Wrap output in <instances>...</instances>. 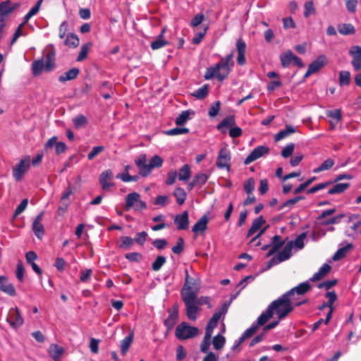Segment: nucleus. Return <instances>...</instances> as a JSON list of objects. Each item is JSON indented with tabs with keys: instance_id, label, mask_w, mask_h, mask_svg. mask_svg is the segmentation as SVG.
I'll return each mask as SVG.
<instances>
[{
	"instance_id": "1",
	"label": "nucleus",
	"mask_w": 361,
	"mask_h": 361,
	"mask_svg": "<svg viewBox=\"0 0 361 361\" xmlns=\"http://www.w3.org/2000/svg\"><path fill=\"white\" fill-rule=\"evenodd\" d=\"M233 51L225 57H221L214 66L207 68L204 78L205 80H211L216 78L219 81L222 82L226 79L234 66Z\"/></svg>"
},
{
	"instance_id": "2",
	"label": "nucleus",
	"mask_w": 361,
	"mask_h": 361,
	"mask_svg": "<svg viewBox=\"0 0 361 361\" xmlns=\"http://www.w3.org/2000/svg\"><path fill=\"white\" fill-rule=\"evenodd\" d=\"M49 49L48 52L45 56V63L42 57L39 59L35 60L32 63V73L34 76H39L44 71L46 73H49L54 71L56 67V49L53 44H49L47 46Z\"/></svg>"
},
{
	"instance_id": "3",
	"label": "nucleus",
	"mask_w": 361,
	"mask_h": 361,
	"mask_svg": "<svg viewBox=\"0 0 361 361\" xmlns=\"http://www.w3.org/2000/svg\"><path fill=\"white\" fill-rule=\"evenodd\" d=\"M293 299L288 297L285 293L281 297L272 301L269 305V307L274 314L278 316L279 319H282L293 310Z\"/></svg>"
},
{
	"instance_id": "4",
	"label": "nucleus",
	"mask_w": 361,
	"mask_h": 361,
	"mask_svg": "<svg viewBox=\"0 0 361 361\" xmlns=\"http://www.w3.org/2000/svg\"><path fill=\"white\" fill-rule=\"evenodd\" d=\"M146 154H142L135 161L139 169V174L142 177L149 176L153 169L159 168L163 164V159L158 155L153 156L150 159L149 164H146Z\"/></svg>"
},
{
	"instance_id": "5",
	"label": "nucleus",
	"mask_w": 361,
	"mask_h": 361,
	"mask_svg": "<svg viewBox=\"0 0 361 361\" xmlns=\"http://www.w3.org/2000/svg\"><path fill=\"white\" fill-rule=\"evenodd\" d=\"M185 282L182 288L181 297H186L189 294L197 296L200 290V284L197 279L190 277L188 269H185Z\"/></svg>"
},
{
	"instance_id": "6",
	"label": "nucleus",
	"mask_w": 361,
	"mask_h": 361,
	"mask_svg": "<svg viewBox=\"0 0 361 361\" xmlns=\"http://www.w3.org/2000/svg\"><path fill=\"white\" fill-rule=\"evenodd\" d=\"M198 333V328L191 326L187 322H181L179 324L175 331V335L179 340H187L194 338Z\"/></svg>"
},
{
	"instance_id": "7",
	"label": "nucleus",
	"mask_w": 361,
	"mask_h": 361,
	"mask_svg": "<svg viewBox=\"0 0 361 361\" xmlns=\"http://www.w3.org/2000/svg\"><path fill=\"white\" fill-rule=\"evenodd\" d=\"M30 167V157L26 155L12 169V175L15 180L17 182L22 180Z\"/></svg>"
},
{
	"instance_id": "8",
	"label": "nucleus",
	"mask_w": 361,
	"mask_h": 361,
	"mask_svg": "<svg viewBox=\"0 0 361 361\" xmlns=\"http://www.w3.org/2000/svg\"><path fill=\"white\" fill-rule=\"evenodd\" d=\"M196 297L192 294H189L186 297H182V300L186 307V315L192 321L196 320L197 313L199 310L196 304Z\"/></svg>"
},
{
	"instance_id": "9",
	"label": "nucleus",
	"mask_w": 361,
	"mask_h": 361,
	"mask_svg": "<svg viewBox=\"0 0 361 361\" xmlns=\"http://www.w3.org/2000/svg\"><path fill=\"white\" fill-rule=\"evenodd\" d=\"M6 321L14 329L21 326L24 323V319L18 307L11 308L9 310Z\"/></svg>"
},
{
	"instance_id": "10",
	"label": "nucleus",
	"mask_w": 361,
	"mask_h": 361,
	"mask_svg": "<svg viewBox=\"0 0 361 361\" xmlns=\"http://www.w3.org/2000/svg\"><path fill=\"white\" fill-rule=\"evenodd\" d=\"M169 315L164 320V324L166 327L168 331L171 330L178 319V305L175 304L172 308L168 310Z\"/></svg>"
},
{
	"instance_id": "11",
	"label": "nucleus",
	"mask_w": 361,
	"mask_h": 361,
	"mask_svg": "<svg viewBox=\"0 0 361 361\" xmlns=\"http://www.w3.org/2000/svg\"><path fill=\"white\" fill-rule=\"evenodd\" d=\"M269 149L266 146H258L255 147L245 158L244 164L245 165L250 164L252 161L262 157L263 155L269 152Z\"/></svg>"
},
{
	"instance_id": "12",
	"label": "nucleus",
	"mask_w": 361,
	"mask_h": 361,
	"mask_svg": "<svg viewBox=\"0 0 361 361\" xmlns=\"http://www.w3.org/2000/svg\"><path fill=\"white\" fill-rule=\"evenodd\" d=\"M230 153L226 149H221L219 153L216 166L219 169H226L227 171L230 170Z\"/></svg>"
},
{
	"instance_id": "13",
	"label": "nucleus",
	"mask_w": 361,
	"mask_h": 361,
	"mask_svg": "<svg viewBox=\"0 0 361 361\" xmlns=\"http://www.w3.org/2000/svg\"><path fill=\"white\" fill-rule=\"evenodd\" d=\"M311 289L310 284L307 282H302L300 283L298 286L291 288L288 291H287L286 293L288 297L290 298H293V300H295V293H296L298 295H302L310 291Z\"/></svg>"
},
{
	"instance_id": "14",
	"label": "nucleus",
	"mask_w": 361,
	"mask_h": 361,
	"mask_svg": "<svg viewBox=\"0 0 361 361\" xmlns=\"http://www.w3.org/2000/svg\"><path fill=\"white\" fill-rule=\"evenodd\" d=\"M236 49L238 51L237 62L239 66H244L246 63L245 51L246 44L243 39L239 38L236 41Z\"/></svg>"
},
{
	"instance_id": "15",
	"label": "nucleus",
	"mask_w": 361,
	"mask_h": 361,
	"mask_svg": "<svg viewBox=\"0 0 361 361\" xmlns=\"http://www.w3.org/2000/svg\"><path fill=\"white\" fill-rule=\"evenodd\" d=\"M189 215L188 211H184L180 214L174 217V224L178 230H186L189 227Z\"/></svg>"
},
{
	"instance_id": "16",
	"label": "nucleus",
	"mask_w": 361,
	"mask_h": 361,
	"mask_svg": "<svg viewBox=\"0 0 361 361\" xmlns=\"http://www.w3.org/2000/svg\"><path fill=\"white\" fill-rule=\"evenodd\" d=\"M113 178L114 176L110 169L105 170L101 173L99 177V181L102 185V190H108L109 188L114 185V183L109 182V180H111Z\"/></svg>"
},
{
	"instance_id": "17",
	"label": "nucleus",
	"mask_w": 361,
	"mask_h": 361,
	"mask_svg": "<svg viewBox=\"0 0 361 361\" xmlns=\"http://www.w3.org/2000/svg\"><path fill=\"white\" fill-rule=\"evenodd\" d=\"M350 55L353 57L351 61L355 71L361 69V47L354 46L349 51Z\"/></svg>"
},
{
	"instance_id": "18",
	"label": "nucleus",
	"mask_w": 361,
	"mask_h": 361,
	"mask_svg": "<svg viewBox=\"0 0 361 361\" xmlns=\"http://www.w3.org/2000/svg\"><path fill=\"white\" fill-rule=\"evenodd\" d=\"M209 218L207 214H204L192 227V231L196 235L202 234L207 229Z\"/></svg>"
},
{
	"instance_id": "19",
	"label": "nucleus",
	"mask_w": 361,
	"mask_h": 361,
	"mask_svg": "<svg viewBox=\"0 0 361 361\" xmlns=\"http://www.w3.org/2000/svg\"><path fill=\"white\" fill-rule=\"evenodd\" d=\"M0 290L10 296H15L16 295L14 286L4 276H0Z\"/></svg>"
},
{
	"instance_id": "20",
	"label": "nucleus",
	"mask_w": 361,
	"mask_h": 361,
	"mask_svg": "<svg viewBox=\"0 0 361 361\" xmlns=\"http://www.w3.org/2000/svg\"><path fill=\"white\" fill-rule=\"evenodd\" d=\"M284 245V241L282 240V238L280 235H276L271 238L270 245V249L267 254V257H269L276 253L283 245Z\"/></svg>"
},
{
	"instance_id": "21",
	"label": "nucleus",
	"mask_w": 361,
	"mask_h": 361,
	"mask_svg": "<svg viewBox=\"0 0 361 361\" xmlns=\"http://www.w3.org/2000/svg\"><path fill=\"white\" fill-rule=\"evenodd\" d=\"M325 297L329 299L327 303L329 307V310L325 318L324 324H328L332 317L334 310L333 304L337 300V295L335 291H329L325 294Z\"/></svg>"
},
{
	"instance_id": "22",
	"label": "nucleus",
	"mask_w": 361,
	"mask_h": 361,
	"mask_svg": "<svg viewBox=\"0 0 361 361\" xmlns=\"http://www.w3.org/2000/svg\"><path fill=\"white\" fill-rule=\"evenodd\" d=\"M327 58L325 55L319 56L315 60H314L308 66L313 73L318 72L324 66L327 64Z\"/></svg>"
},
{
	"instance_id": "23",
	"label": "nucleus",
	"mask_w": 361,
	"mask_h": 361,
	"mask_svg": "<svg viewBox=\"0 0 361 361\" xmlns=\"http://www.w3.org/2000/svg\"><path fill=\"white\" fill-rule=\"evenodd\" d=\"M326 117L329 118V122L331 128L338 124L341 120L342 113L341 110L336 109L334 110H328L326 113Z\"/></svg>"
},
{
	"instance_id": "24",
	"label": "nucleus",
	"mask_w": 361,
	"mask_h": 361,
	"mask_svg": "<svg viewBox=\"0 0 361 361\" xmlns=\"http://www.w3.org/2000/svg\"><path fill=\"white\" fill-rule=\"evenodd\" d=\"M235 124V118L233 116H228L224 118L217 126V128L221 133L226 134L229 131L230 128Z\"/></svg>"
},
{
	"instance_id": "25",
	"label": "nucleus",
	"mask_w": 361,
	"mask_h": 361,
	"mask_svg": "<svg viewBox=\"0 0 361 361\" xmlns=\"http://www.w3.org/2000/svg\"><path fill=\"white\" fill-rule=\"evenodd\" d=\"M64 348L57 344L52 343L48 348V354L54 361H60L61 356L64 353Z\"/></svg>"
},
{
	"instance_id": "26",
	"label": "nucleus",
	"mask_w": 361,
	"mask_h": 361,
	"mask_svg": "<svg viewBox=\"0 0 361 361\" xmlns=\"http://www.w3.org/2000/svg\"><path fill=\"white\" fill-rule=\"evenodd\" d=\"M98 91L104 99H110L114 94L112 84L109 81H104L98 88Z\"/></svg>"
},
{
	"instance_id": "27",
	"label": "nucleus",
	"mask_w": 361,
	"mask_h": 361,
	"mask_svg": "<svg viewBox=\"0 0 361 361\" xmlns=\"http://www.w3.org/2000/svg\"><path fill=\"white\" fill-rule=\"evenodd\" d=\"M80 74V69L78 68H72L68 71L65 72L59 77V81L64 83L67 81L75 79Z\"/></svg>"
},
{
	"instance_id": "28",
	"label": "nucleus",
	"mask_w": 361,
	"mask_h": 361,
	"mask_svg": "<svg viewBox=\"0 0 361 361\" xmlns=\"http://www.w3.org/2000/svg\"><path fill=\"white\" fill-rule=\"evenodd\" d=\"M331 269V267L328 264H323L319 271L313 274V276L310 279L312 282H316L324 276H326Z\"/></svg>"
},
{
	"instance_id": "29",
	"label": "nucleus",
	"mask_w": 361,
	"mask_h": 361,
	"mask_svg": "<svg viewBox=\"0 0 361 361\" xmlns=\"http://www.w3.org/2000/svg\"><path fill=\"white\" fill-rule=\"evenodd\" d=\"M140 198V195L136 192H133L127 195L126 197V211H129L133 206L137 203Z\"/></svg>"
},
{
	"instance_id": "30",
	"label": "nucleus",
	"mask_w": 361,
	"mask_h": 361,
	"mask_svg": "<svg viewBox=\"0 0 361 361\" xmlns=\"http://www.w3.org/2000/svg\"><path fill=\"white\" fill-rule=\"evenodd\" d=\"M266 223L265 219L262 216H259L257 218L255 219L252 223L250 228H249L247 237L252 236L257 230H259L263 224Z\"/></svg>"
},
{
	"instance_id": "31",
	"label": "nucleus",
	"mask_w": 361,
	"mask_h": 361,
	"mask_svg": "<svg viewBox=\"0 0 361 361\" xmlns=\"http://www.w3.org/2000/svg\"><path fill=\"white\" fill-rule=\"evenodd\" d=\"M353 247L352 243H349L346 245L339 248L332 257L334 261H338L344 258L348 252Z\"/></svg>"
},
{
	"instance_id": "32",
	"label": "nucleus",
	"mask_w": 361,
	"mask_h": 361,
	"mask_svg": "<svg viewBox=\"0 0 361 361\" xmlns=\"http://www.w3.org/2000/svg\"><path fill=\"white\" fill-rule=\"evenodd\" d=\"M80 43L78 35L75 33H68L64 40V44L69 48H76Z\"/></svg>"
},
{
	"instance_id": "33",
	"label": "nucleus",
	"mask_w": 361,
	"mask_h": 361,
	"mask_svg": "<svg viewBox=\"0 0 361 361\" xmlns=\"http://www.w3.org/2000/svg\"><path fill=\"white\" fill-rule=\"evenodd\" d=\"M293 53L291 50H287L280 55V61L283 68H287L293 63Z\"/></svg>"
},
{
	"instance_id": "34",
	"label": "nucleus",
	"mask_w": 361,
	"mask_h": 361,
	"mask_svg": "<svg viewBox=\"0 0 361 361\" xmlns=\"http://www.w3.org/2000/svg\"><path fill=\"white\" fill-rule=\"evenodd\" d=\"M273 315V312L268 306L267 310L259 316L256 324L258 325V326H262L265 324L271 318H272Z\"/></svg>"
},
{
	"instance_id": "35",
	"label": "nucleus",
	"mask_w": 361,
	"mask_h": 361,
	"mask_svg": "<svg viewBox=\"0 0 361 361\" xmlns=\"http://www.w3.org/2000/svg\"><path fill=\"white\" fill-rule=\"evenodd\" d=\"M133 340V333L129 334L123 340L121 341V352L123 355H125L128 352Z\"/></svg>"
},
{
	"instance_id": "36",
	"label": "nucleus",
	"mask_w": 361,
	"mask_h": 361,
	"mask_svg": "<svg viewBox=\"0 0 361 361\" xmlns=\"http://www.w3.org/2000/svg\"><path fill=\"white\" fill-rule=\"evenodd\" d=\"M72 121L75 129L84 128L88 123L87 118L83 114L77 115Z\"/></svg>"
},
{
	"instance_id": "37",
	"label": "nucleus",
	"mask_w": 361,
	"mask_h": 361,
	"mask_svg": "<svg viewBox=\"0 0 361 361\" xmlns=\"http://www.w3.org/2000/svg\"><path fill=\"white\" fill-rule=\"evenodd\" d=\"M220 319L219 314H214L207 324L205 334L212 335L213 330L216 327Z\"/></svg>"
},
{
	"instance_id": "38",
	"label": "nucleus",
	"mask_w": 361,
	"mask_h": 361,
	"mask_svg": "<svg viewBox=\"0 0 361 361\" xmlns=\"http://www.w3.org/2000/svg\"><path fill=\"white\" fill-rule=\"evenodd\" d=\"M291 245L286 244L283 250L279 252V254L276 256L278 261L279 262H282L283 261H286L291 256Z\"/></svg>"
},
{
	"instance_id": "39",
	"label": "nucleus",
	"mask_w": 361,
	"mask_h": 361,
	"mask_svg": "<svg viewBox=\"0 0 361 361\" xmlns=\"http://www.w3.org/2000/svg\"><path fill=\"white\" fill-rule=\"evenodd\" d=\"M350 186L348 183H336L328 191L329 195L341 194L345 191Z\"/></svg>"
},
{
	"instance_id": "40",
	"label": "nucleus",
	"mask_w": 361,
	"mask_h": 361,
	"mask_svg": "<svg viewBox=\"0 0 361 361\" xmlns=\"http://www.w3.org/2000/svg\"><path fill=\"white\" fill-rule=\"evenodd\" d=\"M191 176V169L188 164L183 165L178 171V179L181 181H188Z\"/></svg>"
},
{
	"instance_id": "41",
	"label": "nucleus",
	"mask_w": 361,
	"mask_h": 361,
	"mask_svg": "<svg viewBox=\"0 0 361 361\" xmlns=\"http://www.w3.org/2000/svg\"><path fill=\"white\" fill-rule=\"evenodd\" d=\"M338 30L343 35H354L355 33V27L350 23H343L338 25Z\"/></svg>"
},
{
	"instance_id": "42",
	"label": "nucleus",
	"mask_w": 361,
	"mask_h": 361,
	"mask_svg": "<svg viewBox=\"0 0 361 361\" xmlns=\"http://www.w3.org/2000/svg\"><path fill=\"white\" fill-rule=\"evenodd\" d=\"M209 84H204L202 87L198 88L194 92L191 94V95L198 99H204L209 93Z\"/></svg>"
},
{
	"instance_id": "43",
	"label": "nucleus",
	"mask_w": 361,
	"mask_h": 361,
	"mask_svg": "<svg viewBox=\"0 0 361 361\" xmlns=\"http://www.w3.org/2000/svg\"><path fill=\"white\" fill-rule=\"evenodd\" d=\"M190 114H192L194 115L195 114V111H192V110H186V111H183L176 118V124L177 126H182L183 125L189 118H190Z\"/></svg>"
},
{
	"instance_id": "44",
	"label": "nucleus",
	"mask_w": 361,
	"mask_h": 361,
	"mask_svg": "<svg viewBox=\"0 0 361 361\" xmlns=\"http://www.w3.org/2000/svg\"><path fill=\"white\" fill-rule=\"evenodd\" d=\"M307 236V233L305 232L300 234L294 240H290L286 244L291 245V249L295 246L299 249H302L304 247V240Z\"/></svg>"
},
{
	"instance_id": "45",
	"label": "nucleus",
	"mask_w": 361,
	"mask_h": 361,
	"mask_svg": "<svg viewBox=\"0 0 361 361\" xmlns=\"http://www.w3.org/2000/svg\"><path fill=\"white\" fill-rule=\"evenodd\" d=\"M173 195L176 197V202L179 205L184 204L187 194L183 188H176L173 191Z\"/></svg>"
},
{
	"instance_id": "46",
	"label": "nucleus",
	"mask_w": 361,
	"mask_h": 361,
	"mask_svg": "<svg viewBox=\"0 0 361 361\" xmlns=\"http://www.w3.org/2000/svg\"><path fill=\"white\" fill-rule=\"evenodd\" d=\"M12 13L11 1L6 0L0 3V16H7Z\"/></svg>"
},
{
	"instance_id": "47",
	"label": "nucleus",
	"mask_w": 361,
	"mask_h": 361,
	"mask_svg": "<svg viewBox=\"0 0 361 361\" xmlns=\"http://www.w3.org/2000/svg\"><path fill=\"white\" fill-rule=\"evenodd\" d=\"M92 45L93 44L91 42H88L82 45L79 54L77 57V61H82L86 59L87 53L92 48Z\"/></svg>"
},
{
	"instance_id": "48",
	"label": "nucleus",
	"mask_w": 361,
	"mask_h": 361,
	"mask_svg": "<svg viewBox=\"0 0 361 361\" xmlns=\"http://www.w3.org/2000/svg\"><path fill=\"white\" fill-rule=\"evenodd\" d=\"M121 243L118 244V247L123 250L130 249L134 244V240L129 236H121Z\"/></svg>"
},
{
	"instance_id": "49",
	"label": "nucleus",
	"mask_w": 361,
	"mask_h": 361,
	"mask_svg": "<svg viewBox=\"0 0 361 361\" xmlns=\"http://www.w3.org/2000/svg\"><path fill=\"white\" fill-rule=\"evenodd\" d=\"M32 228L36 237L41 239L44 233V228L41 222H32Z\"/></svg>"
},
{
	"instance_id": "50",
	"label": "nucleus",
	"mask_w": 361,
	"mask_h": 361,
	"mask_svg": "<svg viewBox=\"0 0 361 361\" xmlns=\"http://www.w3.org/2000/svg\"><path fill=\"white\" fill-rule=\"evenodd\" d=\"M226 343V338L221 334H218L213 338L212 344L216 350H221Z\"/></svg>"
},
{
	"instance_id": "51",
	"label": "nucleus",
	"mask_w": 361,
	"mask_h": 361,
	"mask_svg": "<svg viewBox=\"0 0 361 361\" xmlns=\"http://www.w3.org/2000/svg\"><path fill=\"white\" fill-rule=\"evenodd\" d=\"M166 262V259L164 256L159 255L157 257L156 259L152 264V269L154 271H159Z\"/></svg>"
},
{
	"instance_id": "52",
	"label": "nucleus",
	"mask_w": 361,
	"mask_h": 361,
	"mask_svg": "<svg viewBox=\"0 0 361 361\" xmlns=\"http://www.w3.org/2000/svg\"><path fill=\"white\" fill-rule=\"evenodd\" d=\"M167 44L169 42L161 38V35H158L157 39L151 42L150 47L153 50H156Z\"/></svg>"
},
{
	"instance_id": "53",
	"label": "nucleus",
	"mask_w": 361,
	"mask_h": 361,
	"mask_svg": "<svg viewBox=\"0 0 361 361\" xmlns=\"http://www.w3.org/2000/svg\"><path fill=\"white\" fill-rule=\"evenodd\" d=\"M334 165V161L332 159H326L318 168L314 169V173H319L323 171L330 169Z\"/></svg>"
},
{
	"instance_id": "54",
	"label": "nucleus",
	"mask_w": 361,
	"mask_h": 361,
	"mask_svg": "<svg viewBox=\"0 0 361 361\" xmlns=\"http://www.w3.org/2000/svg\"><path fill=\"white\" fill-rule=\"evenodd\" d=\"M350 82V73L348 71H342L339 73V84L341 86L348 85Z\"/></svg>"
},
{
	"instance_id": "55",
	"label": "nucleus",
	"mask_w": 361,
	"mask_h": 361,
	"mask_svg": "<svg viewBox=\"0 0 361 361\" xmlns=\"http://www.w3.org/2000/svg\"><path fill=\"white\" fill-rule=\"evenodd\" d=\"M259 326L257 324H252V325L248 328L241 336V341H244L246 338L252 336L255 333L257 332Z\"/></svg>"
},
{
	"instance_id": "56",
	"label": "nucleus",
	"mask_w": 361,
	"mask_h": 361,
	"mask_svg": "<svg viewBox=\"0 0 361 361\" xmlns=\"http://www.w3.org/2000/svg\"><path fill=\"white\" fill-rule=\"evenodd\" d=\"M304 8L305 11L303 14L305 18H307L310 16L314 14L315 8L312 1H306L304 5Z\"/></svg>"
},
{
	"instance_id": "57",
	"label": "nucleus",
	"mask_w": 361,
	"mask_h": 361,
	"mask_svg": "<svg viewBox=\"0 0 361 361\" xmlns=\"http://www.w3.org/2000/svg\"><path fill=\"white\" fill-rule=\"evenodd\" d=\"M332 183H333V182H331V181H326V182H324V183H319V184L312 187L311 188H310L307 191V194L314 193V192H316L317 191H319L321 190H323V189L327 188L328 186H329Z\"/></svg>"
},
{
	"instance_id": "58",
	"label": "nucleus",
	"mask_w": 361,
	"mask_h": 361,
	"mask_svg": "<svg viewBox=\"0 0 361 361\" xmlns=\"http://www.w3.org/2000/svg\"><path fill=\"white\" fill-rule=\"evenodd\" d=\"M208 176L203 173H199L196 174L193 180L197 186L202 187L208 180Z\"/></svg>"
},
{
	"instance_id": "59",
	"label": "nucleus",
	"mask_w": 361,
	"mask_h": 361,
	"mask_svg": "<svg viewBox=\"0 0 361 361\" xmlns=\"http://www.w3.org/2000/svg\"><path fill=\"white\" fill-rule=\"evenodd\" d=\"M148 236V234L145 231H142L140 233H137L135 238H133L134 240V243H137L138 245L142 246L146 242L147 238Z\"/></svg>"
},
{
	"instance_id": "60",
	"label": "nucleus",
	"mask_w": 361,
	"mask_h": 361,
	"mask_svg": "<svg viewBox=\"0 0 361 361\" xmlns=\"http://www.w3.org/2000/svg\"><path fill=\"white\" fill-rule=\"evenodd\" d=\"M184 240L182 237H179L177 240V243L175 246L172 247L171 250L176 255H180L184 248Z\"/></svg>"
},
{
	"instance_id": "61",
	"label": "nucleus",
	"mask_w": 361,
	"mask_h": 361,
	"mask_svg": "<svg viewBox=\"0 0 361 361\" xmlns=\"http://www.w3.org/2000/svg\"><path fill=\"white\" fill-rule=\"evenodd\" d=\"M212 335L205 334L203 341L200 345V350L202 353H207L210 345V339Z\"/></svg>"
},
{
	"instance_id": "62",
	"label": "nucleus",
	"mask_w": 361,
	"mask_h": 361,
	"mask_svg": "<svg viewBox=\"0 0 361 361\" xmlns=\"http://www.w3.org/2000/svg\"><path fill=\"white\" fill-rule=\"evenodd\" d=\"M304 199H305V197H303V196H297L294 198L288 200L279 207V210H281L286 207H292L295 203H297L299 201L302 200Z\"/></svg>"
},
{
	"instance_id": "63",
	"label": "nucleus",
	"mask_w": 361,
	"mask_h": 361,
	"mask_svg": "<svg viewBox=\"0 0 361 361\" xmlns=\"http://www.w3.org/2000/svg\"><path fill=\"white\" fill-rule=\"evenodd\" d=\"M25 269L22 261H18L16 266V278L20 282H23Z\"/></svg>"
},
{
	"instance_id": "64",
	"label": "nucleus",
	"mask_w": 361,
	"mask_h": 361,
	"mask_svg": "<svg viewBox=\"0 0 361 361\" xmlns=\"http://www.w3.org/2000/svg\"><path fill=\"white\" fill-rule=\"evenodd\" d=\"M204 19V16L203 13H197L196 16H195L192 18V20L190 21V25L193 27H197L202 23Z\"/></svg>"
}]
</instances>
